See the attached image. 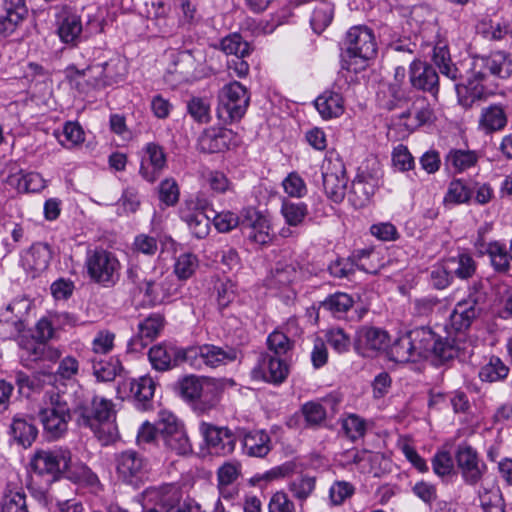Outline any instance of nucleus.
I'll use <instances>...</instances> for the list:
<instances>
[{
	"label": "nucleus",
	"mask_w": 512,
	"mask_h": 512,
	"mask_svg": "<svg viewBox=\"0 0 512 512\" xmlns=\"http://www.w3.org/2000/svg\"><path fill=\"white\" fill-rule=\"evenodd\" d=\"M58 139L61 145L71 148L84 141V132L78 123L67 122Z\"/></svg>",
	"instance_id": "56"
},
{
	"label": "nucleus",
	"mask_w": 512,
	"mask_h": 512,
	"mask_svg": "<svg viewBox=\"0 0 512 512\" xmlns=\"http://www.w3.org/2000/svg\"><path fill=\"white\" fill-rule=\"evenodd\" d=\"M446 165L457 172H462L477 162V155L473 151L451 150L446 156Z\"/></svg>",
	"instance_id": "49"
},
{
	"label": "nucleus",
	"mask_w": 512,
	"mask_h": 512,
	"mask_svg": "<svg viewBox=\"0 0 512 512\" xmlns=\"http://www.w3.org/2000/svg\"><path fill=\"white\" fill-rule=\"evenodd\" d=\"M121 369L119 362L101 361L93 365V374L98 381L107 382L114 380Z\"/></svg>",
	"instance_id": "64"
},
{
	"label": "nucleus",
	"mask_w": 512,
	"mask_h": 512,
	"mask_svg": "<svg viewBox=\"0 0 512 512\" xmlns=\"http://www.w3.org/2000/svg\"><path fill=\"white\" fill-rule=\"evenodd\" d=\"M147 496L165 511L168 507H174L180 503L181 492L176 485L165 484L151 488L147 491Z\"/></svg>",
	"instance_id": "36"
},
{
	"label": "nucleus",
	"mask_w": 512,
	"mask_h": 512,
	"mask_svg": "<svg viewBox=\"0 0 512 512\" xmlns=\"http://www.w3.org/2000/svg\"><path fill=\"white\" fill-rule=\"evenodd\" d=\"M72 400L73 394L66 392L52 389L45 393L38 417L49 438L58 439L67 432L68 423L74 416Z\"/></svg>",
	"instance_id": "3"
},
{
	"label": "nucleus",
	"mask_w": 512,
	"mask_h": 512,
	"mask_svg": "<svg viewBox=\"0 0 512 512\" xmlns=\"http://www.w3.org/2000/svg\"><path fill=\"white\" fill-rule=\"evenodd\" d=\"M389 359L396 363H408L417 361L413 350V344L408 334L398 337L390 346L388 351Z\"/></svg>",
	"instance_id": "39"
},
{
	"label": "nucleus",
	"mask_w": 512,
	"mask_h": 512,
	"mask_svg": "<svg viewBox=\"0 0 512 512\" xmlns=\"http://www.w3.org/2000/svg\"><path fill=\"white\" fill-rule=\"evenodd\" d=\"M302 413L309 426H318L326 418L325 408L317 402H307L302 406Z\"/></svg>",
	"instance_id": "60"
},
{
	"label": "nucleus",
	"mask_w": 512,
	"mask_h": 512,
	"mask_svg": "<svg viewBox=\"0 0 512 512\" xmlns=\"http://www.w3.org/2000/svg\"><path fill=\"white\" fill-rule=\"evenodd\" d=\"M16 341L20 348V361L24 366L29 367L32 363H39L43 341L27 334L18 335Z\"/></svg>",
	"instance_id": "38"
},
{
	"label": "nucleus",
	"mask_w": 512,
	"mask_h": 512,
	"mask_svg": "<svg viewBox=\"0 0 512 512\" xmlns=\"http://www.w3.org/2000/svg\"><path fill=\"white\" fill-rule=\"evenodd\" d=\"M115 468L120 480L138 487L146 478L149 463L141 453L126 450L115 456Z\"/></svg>",
	"instance_id": "9"
},
{
	"label": "nucleus",
	"mask_w": 512,
	"mask_h": 512,
	"mask_svg": "<svg viewBox=\"0 0 512 512\" xmlns=\"http://www.w3.org/2000/svg\"><path fill=\"white\" fill-rule=\"evenodd\" d=\"M456 461L462 476L468 484H476L482 477L485 465L479 464L476 451L470 446H459Z\"/></svg>",
	"instance_id": "27"
},
{
	"label": "nucleus",
	"mask_w": 512,
	"mask_h": 512,
	"mask_svg": "<svg viewBox=\"0 0 512 512\" xmlns=\"http://www.w3.org/2000/svg\"><path fill=\"white\" fill-rule=\"evenodd\" d=\"M491 264L497 272L505 273L510 268L512 257L508 254L506 247L498 242L490 243L487 249Z\"/></svg>",
	"instance_id": "51"
},
{
	"label": "nucleus",
	"mask_w": 512,
	"mask_h": 512,
	"mask_svg": "<svg viewBox=\"0 0 512 512\" xmlns=\"http://www.w3.org/2000/svg\"><path fill=\"white\" fill-rule=\"evenodd\" d=\"M482 512H505V503L499 488H484L479 492Z\"/></svg>",
	"instance_id": "47"
},
{
	"label": "nucleus",
	"mask_w": 512,
	"mask_h": 512,
	"mask_svg": "<svg viewBox=\"0 0 512 512\" xmlns=\"http://www.w3.org/2000/svg\"><path fill=\"white\" fill-rule=\"evenodd\" d=\"M347 48L342 55V67L357 72L365 67L366 61L376 54V42L371 29L355 26L346 36Z\"/></svg>",
	"instance_id": "5"
},
{
	"label": "nucleus",
	"mask_w": 512,
	"mask_h": 512,
	"mask_svg": "<svg viewBox=\"0 0 512 512\" xmlns=\"http://www.w3.org/2000/svg\"><path fill=\"white\" fill-rule=\"evenodd\" d=\"M180 217L196 238L203 239L209 234L211 216L199 203L187 202L185 207L180 210Z\"/></svg>",
	"instance_id": "25"
},
{
	"label": "nucleus",
	"mask_w": 512,
	"mask_h": 512,
	"mask_svg": "<svg viewBox=\"0 0 512 512\" xmlns=\"http://www.w3.org/2000/svg\"><path fill=\"white\" fill-rule=\"evenodd\" d=\"M177 291L178 284L171 274H165L162 268L156 266L151 268V276L147 286L144 287V295L151 303H162Z\"/></svg>",
	"instance_id": "16"
},
{
	"label": "nucleus",
	"mask_w": 512,
	"mask_h": 512,
	"mask_svg": "<svg viewBox=\"0 0 512 512\" xmlns=\"http://www.w3.org/2000/svg\"><path fill=\"white\" fill-rule=\"evenodd\" d=\"M196 352V350L174 345L158 344L150 348L148 357L152 367L163 372L191 361Z\"/></svg>",
	"instance_id": "13"
},
{
	"label": "nucleus",
	"mask_w": 512,
	"mask_h": 512,
	"mask_svg": "<svg viewBox=\"0 0 512 512\" xmlns=\"http://www.w3.org/2000/svg\"><path fill=\"white\" fill-rule=\"evenodd\" d=\"M411 85L424 92L437 97L439 92V76L436 70L428 63L422 61H413L410 65Z\"/></svg>",
	"instance_id": "22"
},
{
	"label": "nucleus",
	"mask_w": 512,
	"mask_h": 512,
	"mask_svg": "<svg viewBox=\"0 0 512 512\" xmlns=\"http://www.w3.org/2000/svg\"><path fill=\"white\" fill-rule=\"evenodd\" d=\"M334 7L330 2L320 1L314 8L311 26L316 33H321L333 19Z\"/></svg>",
	"instance_id": "48"
},
{
	"label": "nucleus",
	"mask_w": 512,
	"mask_h": 512,
	"mask_svg": "<svg viewBox=\"0 0 512 512\" xmlns=\"http://www.w3.org/2000/svg\"><path fill=\"white\" fill-rule=\"evenodd\" d=\"M356 267L367 273L377 272V267L367 266L365 263H356L350 257L335 260L329 265L328 269L332 276L337 278H346L354 274Z\"/></svg>",
	"instance_id": "43"
},
{
	"label": "nucleus",
	"mask_w": 512,
	"mask_h": 512,
	"mask_svg": "<svg viewBox=\"0 0 512 512\" xmlns=\"http://www.w3.org/2000/svg\"><path fill=\"white\" fill-rule=\"evenodd\" d=\"M10 433L20 445L29 447L35 441L38 430L30 420L17 415L12 420Z\"/></svg>",
	"instance_id": "35"
},
{
	"label": "nucleus",
	"mask_w": 512,
	"mask_h": 512,
	"mask_svg": "<svg viewBox=\"0 0 512 512\" xmlns=\"http://www.w3.org/2000/svg\"><path fill=\"white\" fill-rule=\"evenodd\" d=\"M323 187L326 195L335 203L341 202L346 194L348 179L342 160L326 158L322 164Z\"/></svg>",
	"instance_id": "10"
},
{
	"label": "nucleus",
	"mask_w": 512,
	"mask_h": 512,
	"mask_svg": "<svg viewBox=\"0 0 512 512\" xmlns=\"http://www.w3.org/2000/svg\"><path fill=\"white\" fill-rule=\"evenodd\" d=\"M353 303L354 301L349 294L336 292L322 301L320 307L329 311L335 317H341L353 306Z\"/></svg>",
	"instance_id": "45"
},
{
	"label": "nucleus",
	"mask_w": 512,
	"mask_h": 512,
	"mask_svg": "<svg viewBox=\"0 0 512 512\" xmlns=\"http://www.w3.org/2000/svg\"><path fill=\"white\" fill-rule=\"evenodd\" d=\"M159 199L167 206H173L179 199V188L174 179L168 178L159 186Z\"/></svg>",
	"instance_id": "61"
},
{
	"label": "nucleus",
	"mask_w": 512,
	"mask_h": 512,
	"mask_svg": "<svg viewBox=\"0 0 512 512\" xmlns=\"http://www.w3.org/2000/svg\"><path fill=\"white\" fill-rule=\"evenodd\" d=\"M144 152L139 173L146 181L153 183L166 167V154L164 149L154 142L148 143Z\"/></svg>",
	"instance_id": "23"
},
{
	"label": "nucleus",
	"mask_w": 512,
	"mask_h": 512,
	"mask_svg": "<svg viewBox=\"0 0 512 512\" xmlns=\"http://www.w3.org/2000/svg\"><path fill=\"white\" fill-rule=\"evenodd\" d=\"M218 98L217 116L224 124L238 122L242 119L250 102L246 87L237 81L225 85Z\"/></svg>",
	"instance_id": "6"
},
{
	"label": "nucleus",
	"mask_w": 512,
	"mask_h": 512,
	"mask_svg": "<svg viewBox=\"0 0 512 512\" xmlns=\"http://www.w3.org/2000/svg\"><path fill=\"white\" fill-rule=\"evenodd\" d=\"M29 302L27 299H16L12 301L6 308L7 312H11L15 314V318L5 317V321L12 322V324L15 327V330L18 333H21L24 329V323L22 321L23 316L27 313L29 310Z\"/></svg>",
	"instance_id": "58"
},
{
	"label": "nucleus",
	"mask_w": 512,
	"mask_h": 512,
	"mask_svg": "<svg viewBox=\"0 0 512 512\" xmlns=\"http://www.w3.org/2000/svg\"><path fill=\"white\" fill-rule=\"evenodd\" d=\"M52 251L47 243L37 242L21 255V265L28 275L35 278L49 266Z\"/></svg>",
	"instance_id": "19"
},
{
	"label": "nucleus",
	"mask_w": 512,
	"mask_h": 512,
	"mask_svg": "<svg viewBox=\"0 0 512 512\" xmlns=\"http://www.w3.org/2000/svg\"><path fill=\"white\" fill-rule=\"evenodd\" d=\"M27 15L24 0H0V35H11Z\"/></svg>",
	"instance_id": "20"
},
{
	"label": "nucleus",
	"mask_w": 512,
	"mask_h": 512,
	"mask_svg": "<svg viewBox=\"0 0 512 512\" xmlns=\"http://www.w3.org/2000/svg\"><path fill=\"white\" fill-rule=\"evenodd\" d=\"M72 409L77 425L89 428L99 440L108 443L117 437L116 410L112 400L90 395L79 387L73 393Z\"/></svg>",
	"instance_id": "2"
},
{
	"label": "nucleus",
	"mask_w": 512,
	"mask_h": 512,
	"mask_svg": "<svg viewBox=\"0 0 512 512\" xmlns=\"http://www.w3.org/2000/svg\"><path fill=\"white\" fill-rule=\"evenodd\" d=\"M83 26L79 15L66 13L59 20L57 34L68 45L77 46L82 40Z\"/></svg>",
	"instance_id": "30"
},
{
	"label": "nucleus",
	"mask_w": 512,
	"mask_h": 512,
	"mask_svg": "<svg viewBox=\"0 0 512 512\" xmlns=\"http://www.w3.org/2000/svg\"><path fill=\"white\" fill-rule=\"evenodd\" d=\"M240 229L252 243L266 245L272 240L268 218L255 208L249 207L242 210Z\"/></svg>",
	"instance_id": "14"
},
{
	"label": "nucleus",
	"mask_w": 512,
	"mask_h": 512,
	"mask_svg": "<svg viewBox=\"0 0 512 512\" xmlns=\"http://www.w3.org/2000/svg\"><path fill=\"white\" fill-rule=\"evenodd\" d=\"M433 62L443 76L455 82L454 88L457 92L458 102L465 108L472 107L476 101L484 97L485 89L482 81L488 72L500 78H506L512 72L511 61L501 52L475 61L471 69V77L465 83L456 82L460 77L459 70L452 63L446 46L434 48Z\"/></svg>",
	"instance_id": "1"
},
{
	"label": "nucleus",
	"mask_w": 512,
	"mask_h": 512,
	"mask_svg": "<svg viewBox=\"0 0 512 512\" xmlns=\"http://www.w3.org/2000/svg\"><path fill=\"white\" fill-rule=\"evenodd\" d=\"M66 477L78 484H82L91 488H98L100 481L97 475L84 464H73L71 461L65 470Z\"/></svg>",
	"instance_id": "42"
},
{
	"label": "nucleus",
	"mask_w": 512,
	"mask_h": 512,
	"mask_svg": "<svg viewBox=\"0 0 512 512\" xmlns=\"http://www.w3.org/2000/svg\"><path fill=\"white\" fill-rule=\"evenodd\" d=\"M239 471L236 465L231 463H226L221 466L218 470V487L220 490V494L224 498L232 497V493L227 491L228 487L238 478Z\"/></svg>",
	"instance_id": "53"
},
{
	"label": "nucleus",
	"mask_w": 512,
	"mask_h": 512,
	"mask_svg": "<svg viewBox=\"0 0 512 512\" xmlns=\"http://www.w3.org/2000/svg\"><path fill=\"white\" fill-rule=\"evenodd\" d=\"M281 215L289 226H299L308 215V207L304 202L284 200L281 206Z\"/></svg>",
	"instance_id": "44"
},
{
	"label": "nucleus",
	"mask_w": 512,
	"mask_h": 512,
	"mask_svg": "<svg viewBox=\"0 0 512 512\" xmlns=\"http://www.w3.org/2000/svg\"><path fill=\"white\" fill-rule=\"evenodd\" d=\"M229 129L207 130L198 139V147L204 153H219L229 149L232 139Z\"/></svg>",
	"instance_id": "29"
},
{
	"label": "nucleus",
	"mask_w": 512,
	"mask_h": 512,
	"mask_svg": "<svg viewBox=\"0 0 512 512\" xmlns=\"http://www.w3.org/2000/svg\"><path fill=\"white\" fill-rule=\"evenodd\" d=\"M1 512H29L26 495L22 490H9L0 503Z\"/></svg>",
	"instance_id": "52"
},
{
	"label": "nucleus",
	"mask_w": 512,
	"mask_h": 512,
	"mask_svg": "<svg viewBox=\"0 0 512 512\" xmlns=\"http://www.w3.org/2000/svg\"><path fill=\"white\" fill-rule=\"evenodd\" d=\"M289 368L283 358L270 353L261 354L257 366L251 371L252 378L273 384L282 383L288 376Z\"/></svg>",
	"instance_id": "17"
},
{
	"label": "nucleus",
	"mask_w": 512,
	"mask_h": 512,
	"mask_svg": "<svg viewBox=\"0 0 512 512\" xmlns=\"http://www.w3.org/2000/svg\"><path fill=\"white\" fill-rule=\"evenodd\" d=\"M480 308L459 301L450 315V324L457 333H462L470 328L472 323L481 315Z\"/></svg>",
	"instance_id": "33"
},
{
	"label": "nucleus",
	"mask_w": 512,
	"mask_h": 512,
	"mask_svg": "<svg viewBox=\"0 0 512 512\" xmlns=\"http://www.w3.org/2000/svg\"><path fill=\"white\" fill-rule=\"evenodd\" d=\"M208 380L195 375H188L177 382L180 395L187 401L194 402L196 410L204 412L217 404L215 395L209 396Z\"/></svg>",
	"instance_id": "12"
},
{
	"label": "nucleus",
	"mask_w": 512,
	"mask_h": 512,
	"mask_svg": "<svg viewBox=\"0 0 512 512\" xmlns=\"http://www.w3.org/2000/svg\"><path fill=\"white\" fill-rule=\"evenodd\" d=\"M339 422L344 436L352 442L363 438L367 432V421L357 414H347Z\"/></svg>",
	"instance_id": "40"
},
{
	"label": "nucleus",
	"mask_w": 512,
	"mask_h": 512,
	"mask_svg": "<svg viewBox=\"0 0 512 512\" xmlns=\"http://www.w3.org/2000/svg\"><path fill=\"white\" fill-rule=\"evenodd\" d=\"M315 108L325 120L337 118L344 113V100L341 94L334 91H324L315 102Z\"/></svg>",
	"instance_id": "32"
},
{
	"label": "nucleus",
	"mask_w": 512,
	"mask_h": 512,
	"mask_svg": "<svg viewBox=\"0 0 512 512\" xmlns=\"http://www.w3.org/2000/svg\"><path fill=\"white\" fill-rule=\"evenodd\" d=\"M71 461V453L67 449L37 450L30 461L32 470L39 475L48 474L53 478L64 474Z\"/></svg>",
	"instance_id": "11"
},
{
	"label": "nucleus",
	"mask_w": 512,
	"mask_h": 512,
	"mask_svg": "<svg viewBox=\"0 0 512 512\" xmlns=\"http://www.w3.org/2000/svg\"><path fill=\"white\" fill-rule=\"evenodd\" d=\"M155 389L156 382L149 375L141 376L130 382V391L137 407L144 411L152 408Z\"/></svg>",
	"instance_id": "31"
},
{
	"label": "nucleus",
	"mask_w": 512,
	"mask_h": 512,
	"mask_svg": "<svg viewBox=\"0 0 512 512\" xmlns=\"http://www.w3.org/2000/svg\"><path fill=\"white\" fill-rule=\"evenodd\" d=\"M198 267V260L191 253L181 254L174 265V273L180 280L190 278Z\"/></svg>",
	"instance_id": "55"
},
{
	"label": "nucleus",
	"mask_w": 512,
	"mask_h": 512,
	"mask_svg": "<svg viewBox=\"0 0 512 512\" xmlns=\"http://www.w3.org/2000/svg\"><path fill=\"white\" fill-rule=\"evenodd\" d=\"M156 429L158 437L167 450L180 456L192 452V446L184 426L175 415L166 411L161 412Z\"/></svg>",
	"instance_id": "7"
},
{
	"label": "nucleus",
	"mask_w": 512,
	"mask_h": 512,
	"mask_svg": "<svg viewBox=\"0 0 512 512\" xmlns=\"http://www.w3.org/2000/svg\"><path fill=\"white\" fill-rule=\"evenodd\" d=\"M78 76L89 74L93 81L90 83L94 88H101L117 83L122 80L125 69L120 60H110L102 65L88 67L86 70H76Z\"/></svg>",
	"instance_id": "18"
},
{
	"label": "nucleus",
	"mask_w": 512,
	"mask_h": 512,
	"mask_svg": "<svg viewBox=\"0 0 512 512\" xmlns=\"http://www.w3.org/2000/svg\"><path fill=\"white\" fill-rule=\"evenodd\" d=\"M189 115L198 123H208L210 121V104L206 99L193 97L187 103Z\"/></svg>",
	"instance_id": "57"
},
{
	"label": "nucleus",
	"mask_w": 512,
	"mask_h": 512,
	"mask_svg": "<svg viewBox=\"0 0 512 512\" xmlns=\"http://www.w3.org/2000/svg\"><path fill=\"white\" fill-rule=\"evenodd\" d=\"M326 340L338 353L348 351L351 343L350 337L341 328H332L327 331Z\"/></svg>",
	"instance_id": "63"
},
{
	"label": "nucleus",
	"mask_w": 512,
	"mask_h": 512,
	"mask_svg": "<svg viewBox=\"0 0 512 512\" xmlns=\"http://www.w3.org/2000/svg\"><path fill=\"white\" fill-rule=\"evenodd\" d=\"M506 123V115L501 105H491L482 110L479 125L486 132L500 130Z\"/></svg>",
	"instance_id": "41"
},
{
	"label": "nucleus",
	"mask_w": 512,
	"mask_h": 512,
	"mask_svg": "<svg viewBox=\"0 0 512 512\" xmlns=\"http://www.w3.org/2000/svg\"><path fill=\"white\" fill-rule=\"evenodd\" d=\"M86 267L90 278L104 287L114 286L120 276L118 259L112 252L104 249L89 251Z\"/></svg>",
	"instance_id": "8"
},
{
	"label": "nucleus",
	"mask_w": 512,
	"mask_h": 512,
	"mask_svg": "<svg viewBox=\"0 0 512 512\" xmlns=\"http://www.w3.org/2000/svg\"><path fill=\"white\" fill-rule=\"evenodd\" d=\"M200 432L211 454L226 456L234 451L236 437L227 427L203 422L200 424Z\"/></svg>",
	"instance_id": "15"
},
{
	"label": "nucleus",
	"mask_w": 512,
	"mask_h": 512,
	"mask_svg": "<svg viewBox=\"0 0 512 512\" xmlns=\"http://www.w3.org/2000/svg\"><path fill=\"white\" fill-rule=\"evenodd\" d=\"M268 349L274 357L283 358L292 349V342L280 331L272 332L267 339Z\"/></svg>",
	"instance_id": "54"
},
{
	"label": "nucleus",
	"mask_w": 512,
	"mask_h": 512,
	"mask_svg": "<svg viewBox=\"0 0 512 512\" xmlns=\"http://www.w3.org/2000/svg\"><path fill=\"white\" fill-rule=\"evenodd\" d=\"M447 269L453 278L457 277L462 280L469 279L474 276L477 270V264L473 257L467 253H461L457 256L447 258Z\"/></svg>",
	"instance_id": "37"
},
{
	"label": "nucleus",
	"mask_w": 512,
	"mask_h": 512,
	"mask_svg": "<svg viewBox=\"0 0 512 512\" xmlns=\"http://www.w3.org/2000/svg\"><path fill=\"white\" fill-rule=\"evenodd\" d=\"M376 188L377 180L374 177L358 175L352 182L348 199L355 208H362L369 203Z\"/></svg>",
	"instance_id": "28"
},
{
	"label": "nucleus",
	"mask_w": 512,
	"mask_h": 512,
	"mask_svg": "<svg viewBox=\"0 0 512 512\" xmlns=\"http://www.w3.org/2000/svg\"><path fill=\"white\" fill-rule=\"evenodd\" d=\"M509 374V368L502 360L492 356L479 371V377L482 381L496 382L506 378Z\"/></svg>",
	"instance_id": "46"
},
{
	"label": "nucleus",
	"mask_w": 512,
	"mask_h": 512,
	"mask_svg": "<svg viewBox=\"0 0 512 512\" xmlns=\"http://www.w3.org/2000/svg\"><path fill=\"white\" fill-rule=\"evenodd\" d=\"M221 50L227 55L235 57H245L250 53V45L242 39L238 33H233L222 39L220 44Z\"/></svg>",
	"instance_id": "50"
},
{
	"label": "nucleus",
	"mask_w": 512,
	"mask_h": 512,
	"mask_svg": "<svg viewBox=\"0 0 512 512\" xmlns=\"http://www.w3.org/2000/svg\"><path fill=\"white\" fill-rule=\"evenodd\" d=\"M164 316L154 313L140 321L138 332L129 341V349L134 352H140L149 343L154 341L164 328Z\"/></svg>",
	"instance_id": "21"
},
{
	"label": "nucleus",
	"mask_w": 512,
	"mask_h": 512,
	"mask_svg": "<svg viewBox=\"0 0 512 512\" xmlns=\"http://www.w3.org/2000/svg\"><path fill=\"white\" fill-rule=\"evenodd\" d=\"M470 196V190L465 184L461 180H454L450 183L444 200L448 203L459 204L468 201Z\"/></svg>",
	"instance_id": "62"
},
{
	"label": "nucleus",
	"mask_w": 512,
	"mask_h": 512,
	"mask_svg": "<svg viewBox=\"0 0 512 512\" xmlns=\"http://www.w3.org/2000/svg\"><path fill=\"white\" fill-rule=\"evenodd\" d=\"M462 301L483 311L487 301L484 282L482 280L474 281L468 289L467 297Z\"/></svg>",
	"instance_id": "59"
},
{
	"label": "nucleus",
	"mask_w": 512,
	"mask_h": 512,
	"mask_svg": "<svg viewBox=\"0 0 512 512\" xmlns=\"http://www.w3.org/2000/svg\"><path fill=\"white\" fill-rule=\"evenodd\" d=\"M413 344L417 360L433 355L439 363H444L458 356L460 339L439 338L430 328L419 327L408 333Z\"/></svg>",
	"instance_id": "4"
},
{
	"label": "nucleus",
	"mask_w": 512,
	"mask_h": 512,
	"mask_svg": "<svg viewBox=\"0 0 512 512\" xmlns=\"http://www.w3.org/2000/svg\"><path fill=\"white\" fill-rule=\"evenodd\" d=\"M244 452L251 457H265L271 450L269 435L264 431H252L244 435Z\"/></svg>",
	"instance_id": "34"
},
{
	"label": "nucleus",
	"mask_w": 512,
	"mask_h": 512,
	"mask_svg": "<svg viewBox=\"0 0 512 512\" xmlns=\"http://www.w3.org/2000/svg\"><path fill=\"white\" fill-rule=\"evenodd\" d=\"M389 336L386 331L376 327H361L357 331L355 348L364 356L387 348Z\"/></svg>",
	"instance_id": "24"
},
{
	"label": "nucleus",
	"mask_w": 512,
	"mask_h": 512,
	"mask_svg": "<svg viewBox=\"0 0 512 512\" xmlns=\"http://www.w3.org/2000/svg\"><path fill=\"white\" fill-rule=\"evenodd\" d=\"M189 349L197 351L193 358L199 356L207 366L213 368L236 361L241 355L237 349L229 346L219 347L207 344Z\"/></svg>",
	"instance_id": "26"
}]
</instances>
